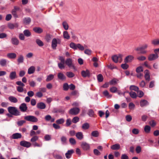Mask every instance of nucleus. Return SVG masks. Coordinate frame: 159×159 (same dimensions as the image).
Masks as SVG:
<instances>
[{
	"label": "nucleus",
	"instance_id": "1",
	"mask_svg": "<svg viewBox=\"0 0 159 159\" xmlns=\"http://www.w3.org/2000/svg\"><path fill=\"white\" fill-rule=\"evenodd\" d=\"M59 59L60 60V62L58 63V66L60 69H64V64L65 63L69 68H72L74 70H76V68L73 63L72 60L71 58H67L65 61V59L63 57L60 56Z\"/></svg>",
	"mask_w": 159,
	"mask_h": 159
},
{
	"label": "nucleus",
	"instance_id": "2",
	"mask_svg": "<svg viewBox=\"0 0 159 159\" xmlns=\"http://www.w3.org/2000/svg\"><path fill=\"white\" fill-rule=\"evenodd\" d=\"M8 112L11 114L15 116H18L20 115V112L17 108L14 107H10L8 108Z\"/></svg>",
	"mask_w": 159,
	"mask_h": 159
},
{
	"label": "nucleus",
	"instance_id": "3",
	"mask_svg": "<svg viewBox=\"0 0 159 159\" xmlns=\"http://www.w3.org/2000/svg\"><path fill=\"white\" fill-rule=\"evenodd\" d=\"M25 120H26L34 122H36L38 121V119L36 117L33 116H27L24 117Z\"/></svg>",
	"mask_w": 159,
	"mask_h": 159
},
{
	"label": "nucleus",
	"instance_id": "4",
	"mask_svg": "<svg viewBox=\"0 0 159 159\" xmlns=\"http://www.w3.org/2000/svg\"><path fill=\"white\" fill-rule=\"evenodd\" d=\"M80 112V109L79 108L75 107L71 109L69 111V113L72 115H76Z\"/></svg>",
	"mask_w": 159,
	"mask_h": 159
},
{
	"label": "nucleus",
	"instance_id": "5",
	"mask_svg": "<svg viewBox=\"0 0 159 159\" xmlns=\"http://www.w3.org/2000/svg\"><path fill=\"white\" fill-rule=\"evenodd\" d=\"M81 146L82 148L84 151H87L89 149L90 145L86 142H82Z\"/></svg>",
	"mask_w": 159,
	"mask_h": 159
},
{
	"label": "nucleus",
	"instance_id": "6",
	"mask_svg": "<svg viewBox=\"0 0 159 159\" xmlns=\"http://www.w3.org/2000/svg\"><path fill=\"white\" fill-rule=\"evenodd\" d=\"M19 108L21 111L24 112H26L28 109L26 104L24 103L21 104Z\"/></svg>",
	"mask_w": 159,
	"mask_h": 159
},
{
	"label": "nucleus",
	"instance_id": "7",
	"mask_svg": "<svg viewBox=\"0 0 159 159\" xmlns=\"http://www.w3.org/2000/svg\"><path fill=\"white\" fill-rule=\"evenodd\" d=\"M20 145L24 147L29 148L31 146V144L28 142L25 141H22L20 142Z\"/></svg>",
	"mask_w": 159,
	"mask_h": 159
},
{
	"label": "nucleus",
	"instance_id": "8",
	"mask_svg": "<svg viewBox=\"0 0 159 159\" xmlns=\"http://www.w3.org/2000/svg\"><path fill=\"white\" fill-rule=\"evenodd\" d=\"M20 10V8L17 6H14V9L12 11V14L15 17H18L17 12Z\"/></svg>",
	"mask_w": 159,
	"mask_h": 159
},
{
	"label": "nucleus",
	"instance_id": "9",
	"mask_svg": "<svg viewBox=\"0 0 159 159\" xmlns=\"http://www.w3.org/2000/svg\"><path fill=\"white\" fill-rule=\"evenodd\" d=\"M158 57V56L157 54H150L148 57V60L149 61L154 60Z\"/></svg>",
	"mask_w": 159,
	"mask_h": 159
},
{
	"label": "nucleus",
	"instance_id": "10",
	"mask_svg": "<svg viewBox=\"0 0 159 159\" xmlns=\"http://www.w3.org/2000/svg\"><path fill=\"white\" fill-rule=\"evenodd\" d=\"M11 42L13 45H18L19 44V41L17 38L14 37L11 38Z\"/></svg>",
	"mask_w": 159,
	"mask_h": 159
},
{
	"label": "nucleus",
	"instance_id": "11",
	"mask_svg": "<svg viewBox=\"0 0 159 159\" xmlns=\"http://www.w3.org/2000/svg\"><path fill=\"white\" fill-rule=\"evenodd\" d=\"M134 57L131 55L127 56L124 60V62L125 63H129L131 62L134 59Z\"/></svg>",
	"mask_w": 159,
	"mask_h": 159
},
{
	"label": "nucleus",
	"instance_id": "12",
	"mask_svg": "<svg viewBox=\"0 0 159 159\" xmlns=\"http://www.w3.org/2000/svg\"><path fill=\"white\" fill-rule=\"evenodd\" d=\"M81 74L82 76L84 77H89L90 75V73L88 70H82L81 71Z\"/></svg>",
	"mask_w": 159,
	"mask_h": 159
},
{
	"label": "nucleus",
	"instance_id": "13",
	"mask_svg": "<svg viewBox=\"0 0 159 159\" xmlns=\"http://www.w3.org/2000/svg\"><path fill=\"white\" fill-rule=\"evenodd\" d=\"M9 77L11 80H13L16 78L17 76L16 72L15 71L11 72L9 75Z\"/></svg>",
	"mask_w": 159,
	"mask_h": 159
},
{
	"label": "nucleus",
	"instance_id": "14",
	"mask_svg": "<svg viewBox=\"0 0 159 159\" xmlns=\"http://www.w3.org/2000/svg\"><path fill=\"white\" fill-rule=\"evenodd\" d=\"M36 106L37 108L41 109H43L46 108V105L43 102L37 103Z\"/></svg>",
	"mask_w": 159,
	"mask_h": 159
},
{
	"label": "nucleus",
	"instance_id": "15",
	"mask_svg": "<svg viewBox=\"0 0 159 159\" xmlns=\"http://www.w3.org/2000/svg\"><path fill=\"white\" fill-rule=\"evenodd\" d=\"M57 44V40L56 38L53 39L52 42V48L53 49H56Z\"/></svg>",
	"mask_w": 159,
	"mask_h": 159
},
{
	"label": "nucleus",
	"instance_id": "16",
	"mask_svg": "<svg viewBox=\"0 0 159 159\" xmlns=\"http://www.w3.org/2000/svg\"><path fill=\"white\" fill-rule=\"evenodd\" d=\"M8 62L7 60L2 59L0 60V65L2 67H6L7 66V64Z\"/></svg>",
	"mask_w": 159,
	"mask_h": 159
},
{
	"label": "nucleus",
	"instance_id": "17",
	"mask_svg": "<svg viewBox=\"0 0 159 159\" xmlns=\"http://www.w3.org/2000/svg\"><path fill=\"white\" fill-rule=\"evenodd\" d=\"M74 152V151L72 149L68 150L65 154L66 157L67 159L70 158Z\"/></svg>",
	"mask_w": 159,
	"mask_h": 159
},
{
	"label": "nucleus",
	"instance_id": "18",
	"mask_svg": "<svg viewBox=\"0 0 159 159\" xmlns=\"http://www.w3.org/2000/svg\"><path fill=\"white\" fill-rule=\"evenodd\" d=\"M57 77L59 80H63L66 79V76L61 72H60L58 74Z\"/></svg>",
	"mask_w": 159,
	"mask_h": 159
},
{
	"label": "nucleus",
	"instance_id": "19",
	"mask_svg": "<svg viewBox=\"0 0 159 159\" xmlns=\"http://www.w3.org/2000/svg\"><path fill=\"white\" fill-rule=\"evenodd\" d=\"M146 80L147 81H149L150 80V76L149 72L148 70H146L145 71V75L144 76Z\"/></svg>",
	"mask_w": 159,
	"mask_h": 159
},
{
	"label": "nucleus",
	"instance_id": "20",
	"mask_svg": "<svg viewBox=\"0 0 159 159\" xmlns=\"http://www.w3.org/2000/svg\"><path fill=\"white\" fill-rule=\"evenodd\" d=\"M8 100L11 102L16 103L18 102L17 99L16 97L13 96L9 97Z\"/></svg>",
	"mask_w": 159,
	"mask_h": 159
},
{
	"label": "nucleus",
	"instance_id": "21",
	"mask_svg": "<svg viewBox=\"0 0 159 159\" xmlns=\"http://www.w3.org/2000/svg\"><path fill=\"white\" fill-rule=\"evenodd\" d=\"M148 104V102L145 99L141 100L140 102V106L143 107Z\"/></svg>",
	"mask_w": 159,
	"mask_h": 159
},
{
	"label": "nucleus",
	"instance_id": "22",
	"mask_svg": "<svg viewBox=\"0 0 159 159\" xmlns=\"http://www.w3.org/2000/svg\"><path fill=\"white\" fill-rule=\"evenodd\" d=\"M35 68L34 66H30L28 69V73L29 74H31L34 73L35 71Z\"/></svg>",
	"mask_w": 159,
	"mask_h": 159
},
{
	"label": "nucleus",
	"instance_id": "23",
	"mask_svg": "<svg viewBox=\"0 0 159 159\" xmlns=\"http://www.w3.org/2000/svg\"><path fill=\"white\" fill-rule=\"evenodd\" d=\"M33 30L34 32L38 34H40L43 31L42 29L39 27H34Z\"/></svg>",
	"mask_w": 159,
	"mask_h": 159
},
{
	"label": "nucleus",
	"instance_id": "24",
	"mask_svg": "<svg viewBox=\"0 0 159 159\" xmlns=\"http://www.w3.org/2000/svg\"><path fill=\"white\" fill-rule=\"evenodd\" d=\"M111 148L113 150H117L120 149V146L119 144H116L111 146Z\"/></svg>",
	"mask_w": 159,
	"mask_h": 159
},
{
	"label": "nucleus",
	"instance_id": "25",
	"mask_svg": "<svg viewBox=\"0 0 159 159\" xmlns=\"http://www.w3.org/2000/svg\"><path fill=\"white\" fill-rule=\"evenodd\" d=\"M76 138L79 140H81L83 138V135L81 132H78L75 134Z\"/></svg>",
	"mask_w": 159,
	"mask_h": 159
},
{
	"label": "nucleus",
	"instance_id": "26",
	"mask_svg": "<svg viewBox=\"0 0 159 159\" xmlns=\"http://www.w3.org/2000/svg\"><path fill=\"white\" fill-rule=\"evenodd\" d=\"M21 135L19 133H16L12 135V138L13 139H18L20 138L21 137Z\"/></svg>",
	"mask_w": 159,
	"mask_h": 159
},
{
	"label": "nucleus",
	"instance_id": "27",
	"mask_svg": "<svg viewBox=\"0 0 159 159\" xmlns=\"http://www.w3.org/2000/svg\"><path fill=\"white\" fill-rule=\"evenodd\" d=\"M148 46V45L147 44H145L143 45L142 47H138L136 48L135 50L136 51L141 50H144L146 49Z\"/></svg>",
	"mask_w": 159,
	"mask_h": 159
},
{
	"label": "nucleus",
	"instance_id": "28",
	"mask_svg": "<svg viewBox=\"0 0 159 159\" xmlns=\"http://www.w3.org/2000/svg\"><path fill=\"white\" fill-rule=\"evenodd\" d=\"M31 20L30 17L25 18L23 20V23L26 25H28L31 22Z\"/></svg>",
	"mask_w": 159,
	"mask_h": 159
},
{
	"label": "nucleus",
	"instance_id": "29",
	"mask_svg": "<svg viewBox=\"0 0 159 159\" xmlns=\"http://www.w3.org/2000/svg\"><path fill=\"white\" fill-rule=\"evenodd\" d=\"M7 57L10 59H15L16 58V55L14 53H10L7 54Z\"/></svg>",
	"mask_w": 159,
	"mask_h": 159
},
{
	"label": "nucleus",
	"instance_id": "30",
	"mask_svg": "<svg viewBox=\"0 0 159 159\" xmlns=\"http://www.w3.org/2000/svg\"><path fill=\"white\" fill-rule=\"evenodd\" d=\"M151 128L150 126L148 125H146L144 127V131L147 134L149 133L151 131Z\"/></svg>",
	"mask_w": 159,
	"mask_h": 159
},
{
	"label": "nucleus",
	"instance_id": "31",
	"mask_svg": "<svg viewBox=\"0 0 159 159\" xmlns=\"http://www.w3.org/2000/svg\"><path fill=\"white\" fill-rule=\"evenodd\" d=\"M18 64L22 63L24 61V57L22 55H20L17 59Z\"/></svg>",
	"mask_w": 159,
	"mask_h": 159
},
{
	"label": "nucleus",
	"instance_id": "32",
	"mask_svg": "<svg viewBox=\"0 0 159 159\" xmlns=\"http://www.w3.org/2000/svg\"><path fill=\"white\" fill-rule=\"evenodd\" d=\"M103 94L104 96L107 97L108 98H110L112 97V95L110 94L108 92L107 90H105L103 92Z\"/></svg>",
	"mask_w": 159,
	"mask_h": 159
},
{
	"label": "nucleus",
	"instance_id": "33",
	"mask_svg": "<svg viewBox=\"0 0 159 159\" xmlns=\"http://www.w3.org/2000/svg\"><path fill=\"white\" fill-rule=\"evenodd\" d=\"M87 114L90 117H93L95 114L94 111L92 109H89L88 110Z\"/></svg>",
	"mask_w": 159,
	"mask_h": 159
},
{
	"label": "nucleus",
	"instance_id": "34",
	"mask_svg": "<svg viewBox=\"0 0 159 159\" xmlns=\"http://www.w3.org/2000/svg\"><path fill=\"white\" fill-rule=\"evenodd\" d=\"M129 89L130 90H134L137 92L139 90V88L136 86L131 85L130 86Z\"/></svg>",
	"mask_w": 159,
	"mask_h": 159
},
{
	"label": "nucleus",
	"instance_id": "35",
	"mask_svg": "<svg viewBox=\"0 0 159 159\" xmlns=\"http://www.w3.org/2000/svg\"><path fill=\"white\" fill-rule=\"evenodd\" d=\"M36 42L39 47H42L44 45V43L43 42L39 39H36Z\"/></svg>",
	"mask_w": 159,
	"mask_h": 159
},
{
	"label": "nucleus",
	"instance_id": "36",
	"mask_svg": "<svg viewBox=\"0 0 159 159\" xmlns=\"http://www.w3.org/2000/svg\"><path fill=\"white\" fill-rule=\"evenodd\" d=\"M63 36L64 38L69 39L70 38V36L67 31H64L63 33Z\"/></svg>",
	"mask_w": 159,
	"mask_h": 159
},
{
	"label": "nucleus",
	"instance_id": "37",
	"mask_svg": "<svg viewBox=\"0 0 159 159\" xmlns=\"http://www.w3.org/2000/svg\"><path fill=\"white\" fill-rule=\"evenodd\" d=\"M89 127V124L87 123H86L84 124L82 126V129L85 130L88 129Z\"/></svg>",
	"mask_w": 159,
	"mask_h": 159
},
{
	"label": "nucleus",
	"instance_id": "38",
	"mask_svg": "<svg viewBox=\"0 0 159 159\" xmlns=\"http://www.w3.org/2000/svg\"><path fill=\"white\" fill-rule=\"evenodd\" d=\"M72 120L70 118L67 119L66 121V127L70 126L72 123Z\"/></svg>",
	"mask_w": 159,
	"mask_h": 159
},
{
	"label": "nucleus",
	"instance_id": "39",
	"mask_svg": "<svg viewBox=\"0 0 159 159\" xmlns=\"http://www.w3.org/2000/svg\"><path fill=\"white\" fill-rule=\"evenodd\" d=\"M63 26L66 30H67L69 28V25L65 21H64L62 22V24Z\"/></svg>",
	"mask_w": 159,
	"mask_h": 159
},
{
	"label": "nucleus",
	"instance_id": "40",
	"mask_svg": "<svg viewBox=\"0 0 159 159\" xmlns=\"http://www.w3.org/2000/svg\"><path fill=\"white\" fill-rule=\"evenodd\" d=\"M65 121L64 119L63 118H61L57 120L56 121V123L58 125L63 124Z\"/></svg>",
	"mask_w": 159,
	"mask_h": 159
},
{
	"label": "nucleus",
	"instance_id": "41",
	"mask_svg": "<svg viewBox=\"0 0 159 159\" xmlns=\"http://www.w3.org/2000/svg\"><path fill=\"white\" fill-rule=\"evenodd\" d=\"M23 33L24 34V35L26 36V37H29L30 36L31 34L30 32L28 30H25L24 32Z\"/></svg>",
	"mask_w": 159,
	"mask_h": 159
},
{
	"label": "nucleus",
	"instance_id": "42",
	"mask_svg": "<svg viewBox=\"0 0 159 159\" xmlns=\"http://www.w3.org/2000/svg\"><path fill=\"white\" fill-rule=\"evenodd\" d=\"M66 75L69 78H72L75 76L74 74L70 71L67 72Z\"/></svg>",
	"mask_w": 159,
	"mask_h": 159
},
{
	"label": "nucleus",
	"instance_id": "43",
	"mask_svg": "<svg viewBox=\"0 0 159 159\" xmlns=\"http://www.w3.org/2000/svg\"><path fill=\"white\" fill-rule=\"evenodd\" d=\"M152 43L154 45H159V39H155L152 41Z\"/></svg>",
	"mask_w": 159,
	"mask_h": 159
},
{
	"label": "nucleus",
	"instance_id": "44",
	"mask_svg": "<svg viewBox=\"0 0 159 159\" xmlns=\"http://www.w3.org/2000/svg\"><path fill=\"white\" fill-rule=\"evenodd\" d=\"M97 79L98 82H102L103 81V78L102 75L101 74H99L97 75Z\"/></svg>",
	"mask_w": 159,
	"mask_h": 159
},
{
	"label": "nucleus",
	"instance_id": "45",
	"mask_svg": "<svg viewBox=\"0 0 159 159\" xmlns=\"http://www.w3.org/2000/svg\"><path fill=\"white\" fill-rule=\"evenodd\" d=\"M54 78V75L52 74H50L48 75L46 79V81L47 82H48L52 80Z\"/></svg>",
	"mask_w": 159,
	"mask_h": 159
},
{
	"label": "nucleus",
	"instance_id": "46",
	"mask_svg": "<svg viewBox=\"0 0 159 159\" xmlns=\"http://www.w3.org/2000/svg\"><path fill=\"white\" fill-rule=\"evenodd\" d=\"M130 96L133 98H135L137 97V95L136 93L134 92L131 91L129 93Z\"/></svg>",
	"mask_w": 159,
	"mask_h": 159
},
{
	"label": "nucleus",
	"instance_id": "47",
	"mask_svg": "<svg viewBox=\"0 0 159 159\" xmlns=\"http://www.w3.org/2000/svg\"><path fill=\"white\" fill-rule=\"evenodd\" d=\"M77 44H76L74 43L71 42L70 45V47L74 50L77 49Z\"/></svg>",
	"mask_w": 159,
	"mask_h": 159
},
{
	"label": "nucleus",
	"instance_id": "48",
	"mask_svg": "<svg viewBox=\"0 0 159 159\" xmlns=\"http://www.w3.org/2000/svg\"><path fill=\"white\" fill-rule=\"evenodd\" d=\"M69 89V85L67 83H64L63 85V89L64 91H67Z\"/></svg>",
	"mask_w": 159,
	"mask_h": 159
},
{
	"label": "nucleus",
	"instance_id": "49",
	"mask_svg": "<svg viewBox=\"0 0 159 159\" xmlns=\"http://www.w3.org/2000/svg\"><path fill=\"white\" fill-rule=\"evenodd\" d=\"M112 59L113 61L116 63H117L118 61V56L115 55L112 57Z\"/></svg>",
	"mask_w": 159,
	"mask_h": 159
},
{
	"label": "nucleus",
	"instance_id": "50",
	"mask_svg": "<svg viewBox=\"0 0 159 159\" xmlns=\"http://www.w3.org/2000/svg\"><path fill=\"white\" fill-rule=\"evenodd\" d=\"M79 120V118L78 116H75L74 117L72 120V121L73 123H76L78 122Z\"/></svg>",
	"mask_w": 159,
	"mask_h": 159
},
{
	"label": "nucleus",
	"instance_id": "51",
	"mask_svg": "<svg viewBox=\"0 0 159 159\" xmlns=\"http://www.w3.org/2000/svg\"><path fill=\"white\" fill-rule=\"evenodd\" d=\"M148 124L152 127L155 126L156 125V123L153 120H152L149 121Z\"/></svg>",
	"mask_w": 159,
	"mask_h": 159
},
{
	"label": "nucleus",
	"instance_id": "52",
	"mask_svg": "<svg viewBox=\"0 0 159 159\" xmlns=\"http://www.w3.org/2000/svg\"><path fill=\"white\" fill-rule=\"evenodd\" d=\"M138 96L139 98H141L144 95L143 93V91L141 90H138L137 91Z\"/></svg>",
	"mask_w": 159,
	"mask_h": 159
},
{
	"label": "nucleus",
	"instance_id": "53",
	"mask_svg": "<svg viewBox=\"0 0 159 159\" xmlns=\"http://www.w3.org/2000/svg\"><path fill=\"white\" fill-rule=\"evenodd\" d=\"M91 135L94 137H97L99 135L98 132L97 131H93L92 132Z\"/></svg>",
	"mask_w": 159,
	"mask_h": 159
},
{
	"label": "nucleus",
	"instance_id": "54",
	"mask_svg": "<svg viewBox=\"0 0 159 159\" xmlns=\"http://www.w3.org/2000/svg\"><path fill=\"white\" fill-rule=\"evenodd\" d=\"M39 139V137L37 136H34L30 139V141L32 143L35 142Z\"/></svg>",
	"mask_w": 159,
	"mask_h": 159
},
{
	"label": "nucleus",
	"instance_id": "55",
	"mask_svg": "<svg viewBox=\"0 0 159 159\" xmlns=\"http://www.w3.org/2000/svg\"><path fill=\"white\" fill-rule=\"evenodd\" d=\"M117 88L115 87H112L110 88V91L112 93H115L117 92Z\"/></svg>",
	"mask_w": 159,
	"mask_h": 159
},
{
	"label": "nucleus",
	"instance_id": "56",
	"mask_svg": "<svg viewBox=\"0 0 159 159\" xmlns=\"http://www.w3.org/2000/svg\"><path fill=\"white\" fill-rule=\"evenodd\" d=\"M61 139L62 144H64L66 143L67 141V139L66 137L64 136H62L61 137Z\"/></svg>",
	"mask_w": 159,
	"mask_h": 159
},
{
	"label": "nucleus",
	"instance_id": "57",
	"mask_svg": "<svg viewBox=\"0 0 159 159\" xmlns=\"http://www.w3.org/2000/svg\"><path fill=\"white\" fill-rule=\"evenodd\" d=\"M77 48L81 51H83L84 50L85 47L82 46L80 44H77Z\"/></svg>",
	"mask_w": 159,
	"mask_h": 159
},
{
	"label": "nucleus",
	"instance_id": "58",
	"mask_svg": "<svg viewBox=\"0 0 159 159\" xmlns=\"http://www.w3.org/2000/svg\"><path fill=\"white\" fill-rule=\"evenodd\" d=\"M146 57L144 56H142L138 57L137 59L139 61H143L146 59Z\"/></svg>",
	"mask_w": 159,
	"mask_h": 159
},
{
	"label": "nucleus",
	"instance_id": "59",
	"mask_svg": "<svg viewBox=\"0 0 159 159\" xmlns=\"http://www.w3.org/2000/svg\"><path fill=\"white\" fill-rule=\"evenodd\" d=\"M26 122V121L24 120H21L19 121H18L17 123V125L19 126H22L24 123Z\"/></svg>",
	"mask_w": 159,
	"mask_h": 159
},
{
	"label": "nucleus",
	"instance_id": "60",
	"mask_svg": "<svg viewBox=\"0 0 159 159\" xmlns=\"http://www.w3.org/2000/svg\"><path fill=\"white\" fill-rule=\"evenodd\" d=\"M52 37V35L49 34H47L46 35L45 37V39L46 41L48 42H49Z\"/></svg>",
	"mask_w": 159,
	"mask_h": 159
},
{
	"label": "nucleus",
	"instance_id": "61",
	"mask_svg": "<svg viewBox=\"0 0 159 159\" xmlns=\"http://www.w3.org/2000/svg\"><path fill=\"white\" fill-rule=\"evenodd\" d=\"M84 52L86 54L90 55L92 54V51L89 49H86L84 51Z\"/></svg>",
	"mask_w": 159,
	"mask_h": 159
},
{
	"label": "nucleus",
	"instance_id": "62",
	"mask_svg": "<svg viewBox=\"0 0 159 159\" xmlns=\"http://www.w3.org/2000/svg\"><path fill=\"white\" fill-rule=\"evenodd\" d=\"M121 67L123 69H127L129 67V65L126 64V63H125L124 64H122L121 65Z\"/></svg>",
	"mask_w": 159,
	"mask_h": 159
},
{
	"label": "nucleus",
	"instance_id": "63",
	"mask_svg": "<svg viewBox=\"0 0 159 159\" xmlns=\"http://www.w3.org/2000/svg\"><path fill=\"white\" fill-rule=\"evenodd\" d=\"M69 142L72 145H75L76 143L75 139L73 138H70L69 139Z\"/></svg>",
	"mask_w": 159,
	"mask_h": 159
},
{
	"label": "nucleus",
	"instance_id": "64",
	"mask_svg": "<svg viewBox=\"0 0 159 159\" xmlns=\"http://www.w3.org/2000/svg\"><path fill=\"white\" fill-rule=\"evenodd\" d=\"M143 71V69L142 66H139L136 69V71L137 72L139 73Z\"/></svg>",
	"mask_w": 159,
	"mask_h": 159
}]
</instances>
